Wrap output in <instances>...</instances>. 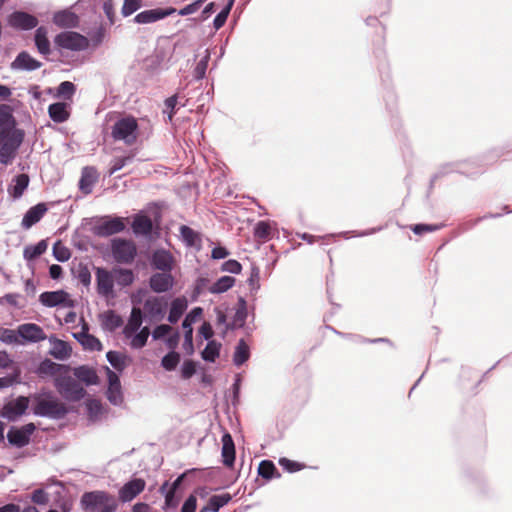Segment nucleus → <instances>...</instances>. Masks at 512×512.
I'll use <instances>...</instances> for the list:
<instances>
[{"instance_id":"obj_3","label":"nucleus","mask_w":512,"mask_h":512,"mask_svg":"<svg viewBox=\"0 0 512 512\" xmlns=\"http://www.w3.org/2000/svg\"><path fill=\"white\" fill-rule=\"evenodd\" d=\"M23 141V133L19 130L3 128L0 130V163L10 164L16 151Z\"/></svg>"},{"instance_id":"obj_50","label":"nucleus","mask_w":512,"mask_h":512,"mask_svg":"<svg viewBox=\"0 0 512 512\" xmlns=\"http://www.w3.org/2000/svg\"><path fill=\"white\" fill-rule=\"evenodd\" d=\"M233 2L234 0H230L227 6L214 18L213 25L216 30L224 26L232 8Z\"/></svg>"},{"instance_id":"obj_40","label":"nucleus","mask_w":512,"mask_h":512,"mask_svg":"<svg viewBox=\"0 0 512 512\" xmlns=\"http://www.w3.org/2000/svg\"><path fill=\"white\" fill-rule=\"evenodd\" d=\"M113 273L115 281L123 287L131 285L134 281V273L130 269L114 268Z\"/></svg>"},{"instance_id":"obj_14","label":"nucleus","mask_w":512,"mask_h":512,"mask_svg":"<svg viewBox=\"0 0 512 512\" xmlns=\"http://www.w3.org/2000/svg\"><path fill=\"white\" fill-rule=\"evenodd\" d=\"M175 279L171 272L154 273L149 279V286L155 293H165L173 288Z\"/></svg>"},{"instance_id":"obj_7","label":"nucleus","mask_w":512,"mask_h":512,"mask_svg":"<svg viewBox=\"0 0 512 512\" xmlns=\"http://www.w3.org/2000/svg\"><path fill=\"white\" fill-rule=\"evenodd\" d=\"M55 44L63 49L72 51H82L88 48L89 40L78 32L65 31L59 33L55 39Z\"/></svg>"},{"instance_id":"obj_22","label":"nucleus","mask_w":512,"mask_h":512,"mask_svg":"<svg viewBox=\"0 0 512 512\" xmlns=\"http://www.w3.org/2000/svg\"><path fill=\"white\" fill-rule=\"evenodd\" d=\"M29 399L24 396L18 397L16 400L9 402L3 408V416L10 419L25 413L28 408Z\"/></svg>"},{"instance_id":"obj_49","label":"nucleus","mask_w":512,"mask_h":512,"mask_svg":"<svg viewBox=\"0 0 512 512\" xmlns=\"http://www.w3.org/2000/svg\"><path fill=\"white\" fill-rule=\"evenodd\" d=\"M279 465L289 473L298 472L306 467L303 463L285 457L279 459Z\"/></svg>"},{"instance_id":"obj_17","label":"nucleus","mask_w":512,"mask_h":512,"mask_svg":"<svg viewBox=\"0 0 512 512\" xmlns=\"http://www.w3.org/2000/svg\"><path fill=\"white\" fill-rule=\"evenodd\" d=\"M108 377L107 398L112 404H120L122 402L121 383L118 375L106 367Z\"/></svg>"},{"instance_id":"obj_25","label":"nucleus","mask_w":512,"mask_h":512,"mask_svg":"<svg viewBox=\"0 0 512 512\" xmlns=\"http://www.w3.org/2000/svg\"><path fill=\"white\" fill-rule=\"evenodd\" d=\"M74 376L80 381L85 383L87 386L96 385L99 382V377L96 371L86 365L79 366L73 370Z\"/></svg>"},{"instance_id":"obj_5","label":"nucleus","mask_w":512,"mask_h":512,"mask_svg":"<svg viewBox=\"0 0 512 512\" xmlns=\"http://www.w3.org/2000/svg\"><path fill=\"white\" fill-rule=\"evenodd\" d=\"M54 385L59 394L69 401H80L86 394L83 386L69 375L58 376Z\"/></svg>"},{"instance_id":"obj_45","label":"nucleus","mask_w":512,"mask_h":512,"mask_svg":"<svg viewBox=\"0 0 512 512\" xmlns=\"http://www.w3.org/2000/svg\"><path fill=\"white\" fill-rule=\"evenodd\" d=\"M109 363L118 371L124 370L126 367V357L116 351H109L106 355Z\"/></svg>"},{"instance_id":"obj_52","label":"nucleus","mask_w":512,"mask_h":512,"mask_svg":"<svg viewBox=\"0 0 512 512\" xmlns=\"http://www.w3.org/2000/svg\"><path fill=\"white\" fill-rule=\"evenodd\" d=\"M209 59H210V55L207 52L206 55L197 63V65L194 69V77L196 79L200 80L205 77Z\"/></svg>"},{"instance_id":"obj_33","label":"nucleus","mask_w":512,"mask_h":512,"mask_svg":"<svg viewBox=\"0 0 512 512\" xmlns=\"http://www.w3.org/2000/svg\"><path fill=\"white\" fill-rule=\"evenodd\" d=\"M48 31L45 27L41 26L37 28L35 32V45L37 50L42 55L50 54V42L47 37Z\"/></svg>"},{"instance_id":"obj_46","label":"nucleus","mask_w":512,"mask_h":512,"mask_svg":"<svg viewBox=\"0 0 512 512\" xmlns=\"http://www.w3.org/2000/svg\"><path fill=\"white\" fill-rule=\"evenodd\" d=\"M150 335V330L148 327H143L137 334H133L131 340V347L135 349H140L146 345L147 339Z\"/></svg>"},{"instance_id":"obj_56","label":"nucleus","mask_w":512,"mask_h":512,"mask_svg":"<svg viewBox=\"0 0 512 512\" xmlns=\"http://www.w3.org/2000/svg\"><path fill=\"white\" fill-rule=\"evenodd\" d=\"M191 325L192 324H189L188 327H183V329L185 330V333H184V347L187 350L188 354H192L193 353V329H192Z\"/></svg>"},{"instance_id":"obj_60","label":"nucleus","mask_w":512,"mask_h":512,"mask_svg":"<svg viewBox=\"0 0 512 512\" xmlns=\"http://www.w3.org/2000/svg\"><path fill=\"white\" fill-rule=\"evenodd\" d=\"M132 158H133V155L132 156L115 158L113 160V162H112V166H111V168L109 170V174L112 175L115 172H117L120 169H122L127 164V162L130 161Z\"/></svg>"},{"instance_id":"obj_63","label":"nucleus","mask_w":512,"mask_h":512,"mask_svg":"<svg viewBox=\"0 0 512 512\" xmlns=\"http://www.w3.org/2000/svg\"><path fill=\"white\" fill-rule=\"evenodd\" d=\"M103 10L108 18L110 24H114L115 22V11H114V3L112 0H106L103 4Z\"/></svg>"},{"instance_id":"obj_48","label":"nucleus","mask_w":512,"mask_h":512,"mask_svg":"<svg viewBox=\"0 0 512 512\" xmlns=\"http://www.w3.org/2000/svg\"><path fill=\"white\" fill-rule=\"evenodd\" d=\"M179 361H180L179 353H177L175 351H171L162 358L161 364L164 369H166L168 371H172L177 367Z\"/></svg>"},{"instance_id":"obj_2","label":"nucleus","mask_w":512,"mask_h":512,"mask_svg":"<svg viewBox=\"0 0 512 512\" xmlns=\"http://www.w3.org/2000/svg\"><path fill=\"white\" fill-rule=\"evenodd\" d=\"M34 400L33 413L35 415L51 419H62L68 413L65 403L50 394L36 396Z\"/></svg>"},{"instance_id":"obj_32","label":"nucleus","mask_w":512,"mask_h":512,"mask_svg":"<svg viewBox=\"0 0 512 512\" xmlns=\"http://www.w3.org/2000/svg\"><path fill=\"white\" fill-rule=\"evenodd\" d=\"M187 309V300L184 297L176 298L172 301L168 321L172 324L178 322L180 317L183 315L185 310Z\"/></svg>"},{"instance_id":"obj_54","label":"nucleus","mask_w":512,"mask_h":512,"mask_svg":"<svg viewBox=\"0 0 512 512\" xmlns=\"http://www.w3.org/2000/svg\"><path fill=\"white\" fill-rule=\"evenodd\" d=\"M441 228L439 225H431V224H415L411 226V230L417 234L422 235L424 233H430L437 231Z\"/></svg>"},{"instance_id":"obj_29","label":"nucleus","mask_w":512,"mask_h":512,"mask_svg":"<svg viewBox=\"0 0 512 512\" xmlns=\"http://www.w3.org/2000/svg\"><path fill=\"white\" fill-rule=\"evenodd\" d=\"M53 22L61 28H73L78 25V17L75 13L64 10L54 15Z\"/></svg>"},{"instance_id":"obj_44","label":"nucleus","mask_w":512,"mask_h":512,"mask_svg":"<svg viewBox=\"0 0 512 512\" xmlns=\"http://www.w3.org/2000/svg\"><path fill=\"white\" fill-rule=\"evenodd\" d=\"M47 249V244L44 240H41L34 246L26 247L24 250V257L27 260L35 259L36 257L42 255Z\"/></svg>"},{"instance_id":"obj_41","label":"nucleus","mask_w":512,"mask_h":512,"mask_svg":"<svg viewBox=\"0 0 512 512\" xmlns=\"http://www.w3.org/2000/svg\"><path fill=\"white\" fill-rule=\"evenodd\" d=\"M232 499L231 494L223 493L221 495H213L208 501L211 512H218L223 506L227 505Z\"/></svg>"},{"instance_id":"obj_59","label":"nucleus","mask_w":512,"mask_h":512,"mask_svg":"<svg viewBox=\"0 0 512 512\" xmlns=\"http://www.w3.org/2000/svg\"><path fill=\"white\" fill-rule=\"evenodd\" d=\"M31 499L38 505H46L49 502L48 494L43 489H36L32 493Z\"/></svg>"},{"instance_id":"obj_36","label":"nucleus","mask_w":512,"mask_h":512,"mask_svg":"<svg viewBox=\"0 0 512 512\" xmlns=\"http://www.w3.org/2000/svg\"><path fill=\"white\" fill-rule=\"evenodd\" d=\"M102 325L109 331H114L123 324L122 318L113 310L106 311L101 315Z\"/></svg>"},{"instance_id":"obj_6","label":"nucleus","mask_w":512,"mask_h":512,"mask_svg":"<svg viewBox=\"0 0 512 512\" xmlns=\"http://www.w3.org/2000/svg\"><path fill=\"white\" fill-rule=\"evenodd\" d=\"M111 251L115 261L121 264L132 263L137 255V247L134 241L123 238L112 240Z\"/></svg>"},{"instance_id":"obj_11","label":"nucleus","mask_w":512,"mask_h":512,"mask_svg":"<svg viewBox=\"0 0 512 512\" xmlns=\"http://www.w3.org/2000/svg\"><path fill=\"white\" fill-rule=\"evenodd\" d=\"M96 284L98 294L108 297L113 293L114 288V273L113 270L109 271L105 268H95Z\"/></svg>"},{"instance_id":"obj_15","label":"nucleus","mask_w":512,"mask_h":512,"mask_svg":"<svg viewBox=\"0 0 512 512\" xmlns=\"http://www.w3.org/2000/svg\"><path fill=\"white\" fill-rule=\"evenodd\" d=\"M8 23L16 29L30 30L37 26L38 19L26 12L16 11L8 17Z\"/></svg>"},{"instance_id":"obj_43","label":"nucleus","mask_w":512,"mask_h":512,"mask_svg":"<svg viewBox=\"0 0 512 512\" xmlns=\"http://www.w3.org/2000/svg\"><path fill=\"white\" fill-rule=\"evenodd\" d=\"M221 344L212 340L209 341L201 355L205 361L215 362L216 358L219 357Z\"/></svg>"},{"instance_id":"obj_57","label":"nucleus","mask_w":512,"mask_h":512,"mask_svg":"<svg viewBox=\"0 0 512 512\" xmlns=\"http://www.w3.org/2000/svg\"><path fill=\"white\" fill-rule=\"evenodd\" d=\"M221 270L233 274H239L242 270V265L237 260L230 259L222 264Z\"/></svg>"},{"instance_id":"obj_35","label":"nucleus","mask_w":512,"mask_h":512,"mask_svg":"<svg viewBox=\"0 0 512 512\" xmlns=\"http://www.w3.org/2000/svg\"><path fill=\"white\" fill-rule=\"evenodd\" d=\"M258 475L266 480L281 477L280 472L271 460H263L259 463Z\"/></svg>"},{"instance_id":"obj_19","label":"nucleus","mask_w":512,"mask_h":512,"mask_svg":"<svg viewBox=\"0 0 512 512\" xmlns=\"http://www.w3.org/2000/svg\"><path fill=\"white\" fill-rule=\"evenodd\" d=\"M167 307V302L163 297L152 296L145 300L144 310L151 317L155 319H162Z\"/></svg>"},{"instance_id":"obj_51","label":"nucleus","mask_w":512,"mask_h":512,"mask_svg":"<svg viewBox=\"0 0 512 512\" xmlns=\"http://www.w3.org/2000/svg\"><path fill=\"white\" fill-rule=\"evenodd\" d=\"M142 5L141 0H124L121 13L124 17L130 16L137 11Z\"/></svg>"},{"instance_id":"obj_61","label":"nucleus","mask_w":512,"mask_h":512,"mask_svg":"<svg viewBox=\"0 0 512 512\" xmlns=\"http://www.w3.org/2000/svg\"><path fill=\"white\" fill-rule=\"evenodd\" d=\"M204 0H195L193 3L186 5L179 10V14L182 16L190 15L198 11Z\"/></svg>"},{"instance_id":"obj_20","label":"nucleus","mask_w":512,"mask_h":512,"mask_svg":"<svg viewBox=\"0 0 512 512\" xmlns=\"http://www.w3.org/2000/svg\"><path fill=\"white\" fill-rule=\"evenodd\" d=\"M151 262L155 269L171 272L174 266V257L169 251L159 249L153 253Z\"/></svg>"},{"instance_id":"obj_18","label":"nucleus","mask_w":512,"mask_h":512,"mask_svg":"<svg viewBox=\"0 0 512 512\" xmlns=\"http://www.w3.org/2000/svg\"><path fill=\"white\" fill-rule=\"evenodd\" d=\"M42 66V63L35 58H33L28 52L22 51L20 52L14 61L11 63L10 67L13 70H23V71H33L39 69Z\"/></svg>"},{"instance_id":"obj_12","label":"nucleus","mask_w":512,"mask_h":512,"mask_svg":"<svg viewBox=\"0 0 512 512\" xmlns=\"http://www.w3.org/2000/svg\"><path fill=\"white\" fill-rule=\"evenodd\" d=\"M146 487L144 479L135 478L125 483L118 492L119 500L123 503L132 501L141 494Z\"/></svg>"},{"instance_id":"obj_39","label":"nucleus","mask_w":512,"mask_h":512,"mask_svg":"<svg viewBox=\"0 0 512 512\" xmlns=\"http://www.w3.org/2000/svg\"><path fill=\"white\" fill-rule=\"evenodd\" d=\"M61 370L68 371L69 367L52 362L49 359L42 361L39 365L38 372L45 375H55Z\"/></svg>"},{"instance_id":"obj_31","label":"nucleus","mask_w":512,"mask_h":512,"mask_svg":"<svg viewBox=\"0 0 512 512\" xmlns=\"http://www.w3.org/2000/svg\"><path fill=\"white\" fill-rule=\"evenodd\" d=\"M29 181V176L27 174L22 173L17 175L13 179L14 184L8 189L9 195L14 199L20 198L27 189Z\"/></svg>"},{"instance_id":"obj_47","label":"nucleus","mask_w":512,"mask_h":512,"mask_svg":"<svg viewBox=\"0 0 512 512\" xmlns=\"http://www.w3.org/2000/svg\"><path fill=\"white\" fill-rule=\"evenodd\" d=\"M53 255L61 262L68 261L71 257V252L60 240L53 245Z\"/></svg>"},{"instance_id":"obj_13","label":"nucleus","mask_w":512,"mask_h":512,"mask_svg":"<svg viewBox=\"0 0 512 512\" xmlns=\"http://www.w3.org/2000/svg\"><path fill=\"white\" fill-rule=\"evenodd\" d=\"M17 335L25 342H40L47 338L43 328L35 323H24L18 326Z\"/></svg>"},{"instance_id":"obj_1","label":"nucleus","mask_w":512,"mask_h":512,"mask_svg":"<svg viewBox=\"0 0 512 512\" xmlns=\"http://www.w3.org/2000/svg\"><path fill=\"white\" fill-rule=\"evenodd\" d=\"M80 505L85 512H115L118 508L115 497L102 490L85 492Z\"/></svg>"},{"instance_id":"obj_21","label":"nucleus","mask_w":512,"mask_h":512,"mask_svg":"<svg viewBox=\"0 0 512 512\" xmlns=\"http://www.w3.org/2000/svg\"><path fill=\"white\" fill-rule=\"evenodd\" d=\"M48 207L45 203H38L35 206L31 207L24 215L21 226L24 229H29L36 223H38L41 218L47 212Z\"/></svg>"},{"instance_id":"obj_34","label":"nucleus","mask_w":512,"mask_h":512,"mask_svg":"<svg viewBox=\"0 0 512 512\" xmlns=\"http://www.w3.org/2000/svg\"><path fill=\"white\" fill-rule=\"evenodd\" d=\"M179 230L183 242L188 247H196L201 245V236L197 231L193 230L187 225L180 226Z\"/></svg>"},{"instance_id":"obj_10","label":"nucleus","mask_w":512,"mask_h":512,"mask_svg":"<svg viewBox=\"0 0 512 512\" xmlns=\"http://www.w3.org/2000/svg\"><path fill=\"white\" fill-rule=\"evenodd\" d=\"M36 426L33 423H28L20 428L12 427L7 434L10 444L17 447H24L30 441V436L34 433Z\"/></svg>"},{"instance_id":"obj_62","label":"nucleus","mask_w":512,"mask_h":512,"mask_svg":"<svg viewBox=\"0 0 512 512\" xmlns=\"http://www.w3.org/2000/svg\"><path fill=\"white\" fill-rule=\"evenodd\" d=\"M177 105V96L173 95L165 100L166 110L164 112H168V119L172 121L173 116L175 114V106Z\"/></svg>"},{"instance_id":"obj_9","label":"nucleus","mask_w":512,"mask_h":512,"mask_svg":"<svg viewBox=\"0 0 512 512\" xmlns=\"http://www.w3.org/2000/svg\"><path fill=\"white\" fill-rule=\"evenodd\" d=\"M125 218L104 217L94 227V233L100 237H108L122 232L125 225Z\"/></svg>"},{"instance_id":"obj_27","label":"nucleus","mask_w":512,"mask_h":512,"mask_svg":"<svg viewBox=\"0 0 512 512\" xmlns=\"http://www.w3.org/2000/svg\"><path fill=\"white\" fill-rule=\"evenodd\" d=\"M273 234L274 229L268 221L262 220L256 223L253 235L257 242L265 243L272 239Z\"/></svg>"},{"instance_id":"obj_4","label":"nucleus","mask_w":512,"mask_h":512,"mask_svg":"<svg viewBox=\"0 0 512 512\" xmlns=\"http://www.w3.org/2000/svg\"><path fill=\"white\" fill-rule=\"evenodd\" d=\"M138 128L137 119L133 116H126L114 123L111 136L115 141H123L130 146L137 141Z\"/></svg>"},{"instance_id":"obj_28","label":"nucleus","mask_w":512,"mask_h":512,"mask_svg":"<svg viewBox=\"0 0 512 512\" xmlns=\"http://www.w3.org/2000/svg\"><path fill=\"white\" fill-rule=\"evenodd\" d=\"M132 229L137 235H149L153 229L152 220L146 215L137 214L134 216Z\"/></svg>"},{"instance_id":"obj_24","label":"nucleus","mask_w":512,"mask_h":512,"mask_svg":"<svg viewBox=\"0 0 512 512\" xmlns=\"http://www.w3.org/2000/svg\"><path fill=\"white\" fill-rule=\"evenodd\" d=\"M143 322L142 311L138 307H133L131 310V314L127 324L123 329V334L126 338H131L133 334H135L139 328L141 327Z\"/></svg>"},{"instance_id":"obj_23","label":"nucleus","mask_w":512,"mask_h":512,"mask_svg":"<svg viewBox=\"0 0 512 512\" xmlns=\"http://www.w3.org/2000/svg\"><path fill=\"white\" fill-rule=\"evenodd\" d=\"M222 462L226 467L231 468L235 462V444L232 436L229 433H225L222 436Z\"/></svg>"},{"instance_id":"obj_58","label":"nucleus","mask_w":512,"mask_h":512,"mask_svg":"<svg viewBox=\"0 0 512 512\" xmlns=\"http://www.w3.org/2000/svg\"><path fill=\"white\" fill-rule=\"evenodd\" d=\"M196 372V365L192 360H186L181 368V376L184 379L191 378Z\"/></svg>"},{"instance_id":"obj_30","label":"nucleus","mask_w":512,"mask_h":512,"mask_svg":"<svg viewBox=\"0 0 512 512\" xmlns=\"http://www.w3.org/2000/svg\"><path fill=\"white\" fill-rule=\"evenodd\" d=\"M48 113L50 118L56 123H63L70 116V113L67 110V104L63 102H57L49 105Z\"/></svg>"},{"instance_id":"obj_42","label":"nucleus","mask_w":512,"mask_h":512,"mask_svg":"<svg viewBox=\"0 0 512 512\" xmlns=\"http://www.w3.org/2000/svg\"><path fill=\"white\" fill-rule=\"evenodd\" d=\"M249 356V346L243 339L239 340L234 353V363L238 366L242 365L249 359Z\"/></svg>"},{"instance_id":"obj_26","label":"nucleus","mask_w":512,"mask_h":512,"mask_svg":"<svg viewBox=\"0 0 512 512\" xmlns=\"http://www.w3.org/2000/svg\"><path fill=\"white\" fill-rule=\"evenodd\" d=\"M50 342L52 344L50 354L54 358L58 360H65L70 357L72 349L66 341L51 337Z\"/></svg>"},{"instance_id":"obj_64","label":"nucleus","mask_w":512,"mask_h":512,"mask_svg":"<svg viewBox=\"0 0 512 512\" xmlns=\"http://www.w3.org/2000/svg\"><path fill=\"white\" fill-rule=\"evenodd\" d=\"M197 508V498L191 494L184 502L181 512H195Z\"/></svg>"},{"instance_id":"obj_37","label":"nucleus","mask_w":512,"mask_h":512,"mask_svg":"<svg viewBox=\"0 0 512 512\" xmlns=\"http://www.w3.org/2000/svg\"><path fill=\"white\" fill-rule=\"evenodd\" d=\"M235 281L232 276H222L208 288V291L212 294L224 293L234 286Z\"/></svg>"},{"instance_id":"obj_38","label":"nucleus","mask_w":512,"mask_h":512,"mask_svg":"<svg viewBox=\"0 0 512 512\" xmlns=\"http://www.w3.org/2000/svg\"><path fill=\"white\" fill-rule=\"evenodd\" d=\"M75 338L82 344V346L85 349L89 350H96L101 351L102 350V343L98 338L91 334H85V333H78L74 334Z\"/></svg>"},{"instance_id":"obj_53","label":"nucleus","mask_w":512,"mask_h":512,"mask_svg":"<svg viewBox=\"0 0 512 512\" xmlns=\"http://www.w3.org/2000/svg\"><path fill=\"white\" fill-rule=\"evenodd\" d=\"M74 92L75 85L70 81H64L58 87V95L66 99H71Z\"/></svg>"},{"instance_id":"obj_16","label":"nucleus","mask_w":512,"mask_h":512,"mask_svg":"<svg viewBox=\"0 0 512 512\" xmlns=\"http://www.w3.org/2000/svg\"><path fill=\"white\" fill-rule=\"evenodd\" d=\"M176 12V9L173 7H169L166 9H151V10H145L137 14L134 18V21L139 24H147V23H153L158 20H161L167 16H170Z\"/></svg>"},{"instance_id":"obj_55","label":"nucleus","mask_w":512,"mask_h":512,"mask_svg":"<svg viewBox=\"0 0 512 512\" xmlns=\"http://www.w3.org/2000/svg\"><path fill=\"white\" fill-rule=\"evenodd\" d=\"M77 279L84 286H89L91 283V272L87 266L80 265L77 272Z\"/></svg>"},{"instance_id":"obj_8","label":"nucleus","mask_w":512,"mask_h":512,"mask_svg":"<svg viewBox=\"0 0 512 512\" xmlns=\"http://www.w3.org/2000/svg\"><path fill=\"white\" fill-rule=\"evenodd\" d=\"M39 301L46 307H66L73 308L76 301L71 298L70 294L64 290L46 291L40 294Z\"/></svg>"}]
</instances>
